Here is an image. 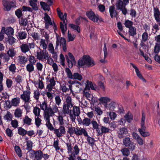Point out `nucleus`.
Returning <instances> with one entry per match:
<instances>
[{
    "mask_svg": "<svg viewBox=\"0 0 160 160\" xmlns=\"http://www.w3.org/2000/svg\"><path fill=\"white\" fill-rule=\"evenodd\" d=\"M41 109L44 111L43 114L47 113L50 116L54 115L55 113L59 111L57 105L54 104L51 108L50 105H48L45 101L42 102V104H41Z\"/></svg>",
    "mask_w": 160,
    "mask_h": 160,
    "instance_id": "obj_1",
    "label": "nucleus"
},
{
    "mask_svg": "<svg viewBox=\"0 0 160 160\" xmlns=\"http://www.w3.org/2000/svg\"><path fill=\"white\" fill-rule=\"evenodd\" d=\"M67 146L68 152L69 154L68 159L75 158L76 156L78 155L80 149L77 144H75L73 147H72L71 143H66Z\"/></svg>",
    "mask_w": 160,
    "mask_h": 160,
    "instance_id": "obj_2",
    "label": "nucleus"
},
{
    "mask_svg": "<svg viewBox=\"0 0 160 160\" xmlns=\"http://www.w3.org/2000/svg\"><path fill=\"white\" fill-rule=\"evenodd\" d=\"M94 65V61L88 55H84L82 58L80 59L78 61V65L81 67L85 65L90 67Z\"/></svg>",
    "mask_w": 160,
    "mask_h": 160,
    "instance_id": "obj_3",
    "label": "nucleus"
},
{
    "mask_svg": "<svg viewBox=\"0 0 160 160\" xmlns=\"http://www.w3.org/2000/svg\"><path fill=\"white\" fill-rule=\"evenodd\" d=\"M145 114L143 112L140 123V128L138 129V131L140 134L144 137L148 136L150 135L149 132L146 131V127L145 125Z\"/></svg>",
    "mask_w": 160,
    "mask_h": 160,
    "instance_id": "obj_4",
    "label": "nucleus"
},
{
    "mask_svg": "<svg viewBox=\"0 0 160 160\" xmlns=\"http://www.w3.org/2000/svg\"><path fill=\"white\" fill-rule=\"evenodd\" d=\"M80 113V108L78 106H74L72 109H71L70 113H68L71 120L75 122L76 117L79 116Z\"/></svg>",
    "mask_w": 160,
    "mask_h": 160,
    "instance_id": "obj_5",
    "label": "nucleus"
},
{
    "mask_svg": "<svg viewBox=\"0 0 160 160\" xmlns=\"http://www.w3.org/2000/svg\"><path fill=\"white\" fill-rule=\"evenodd\" d=\"M86 15L90 20L94 22H97L98 21L103 22L102 18L98 14H95L92 10L88 11L86 12Z\"/></svg>",
    "mask_w": 160,
    "mask_h": 160,
    "instance_id": "obj_6",
    "label": "nucleus"
},
{
    "mask_svg": "<svg viewBox=\"0 0 160 160\" xmlns=\"http://www.w3.org/2000/svg\"><path fill=\"white\" fill-rule=\"evenodd\" d=\"M2 3L7 11H10L12 8H15L17 7L16 2L14 0L10 1L9 0H2Z\"/></svg>",
    "mask_w": 160,
    "mask_h": 160,
    "instance_id": "obj_7",
    "label": "nucleus"
},
{
    "mask_svg": "<svg viewBox=\"0 0 160 160\" xmlns=\"http://www.w3.org/2000/svg\"><path fill=\"white\" fill-rule=\"evenodd\" d=\"M56 45L55 49H57L58 46L60 45L62 47L63 50L64 52L67 51L66 42L65 39L63 38H58L57 37L56 42Z\"/></svg>",
    "mask_w": 160,
    "mask_h": 160,
    "instance_id": "obj_8",
    "label": "nucleus"
},
{
    "mask_svg": "<svg viewBox=\"0 0 160 160\" xmlns=\"http://www.w3.org/2000/svg\"><path fill=\"white\" fill-rule=\"evenodd\" d=\"M117 10H121L122 13L125 15L127 12L126 6L122 2V0H118L116 3Z\"/></svg>",
    "mask_w": 160,
    "mask_h": 160,
    "instance_id": "obj_9",
    "label": "nucleus"
},
{
    "mask_svg": "<svg viewBox=\"0 0 160 160\" xmlns=\"http://www.w3.org/2000/svg\"><path fill=\"white\" fill-rule=\"evenodd\" d=\"M33 112L36 116H37L35 118V122L36 126L38 128L40 125V118L38 117L40 113V108L37 107H34Z\"/></svg>",
    "mask_w": 160,
    "mask_h": 160,
    "instance_id": "obj_10",
    "label": "nucleus"
},
{
    "mask_svg": "<svg viewBox=\"0 0 160 160\" xmlns=\"http://www.w3.org/2000/svg\"><path fill=\"white\" fill-rule=\"evenodd\" d=\"M54 133L56 136L58 138L62 136V134L65 133V127L62 126H60L58 129H54Z\"/></svg>",
    "mask_w": 160,
    "mask_h": 160,
    "instance_id": "obj_11",
    "label": "nucleus"
},
{
    "mask_svg": "<svg viewBox=\"0 0 160 160\" xmlns=\"http://www.w3.org/2000/svg\"><path fill=\"white\" fill-rule=\"evenodd\" d=\"M44 119L46 121V125L48 128L50 130H53L54 128L52 126V124L50 123V117L48 113L43 114Z\"/></svg>",
    "mask_w": 160,
    "mask_h": 160,
    "instance_id": "obj_12",
    "label": "nucleus"
},
{
    "mask_svg": "<svg viewBox=\"0 0 160 160\" xmlns=\"http://www.w3.org/2000/svg\"><path fill=\"white\" fill-rule=\"evenodd\" d=\"M72 85H68L65 83L61 84L60 88L63 92H66L70 90L71 92H72Z\"/></svg>",
    "mask_w": 160,
    "mask_h": 160,
    "instance_id": "obj_13",
    "label": "nucleus"
},
{
    "mask_svg": "<svg viewBox=\"0 0 160 160\" xmlns=\"http://www.w3.org/2000/svg\"><path fill=\"white\" fill-rule=\"evenodd\" d=\"M44 37L45 38V39H41V45L42 46V47L43 48V50H45L47 48L49 37L48 34L46 33Z\"/></svg>",
    "mask_w": 160,
    "mask_h": 160,
    "instance_id": "obj_14",
    "label": "nucleus"
},
{
    "mask_svg": "<svg viewBox=\"0 0 160 160\" xmlns=\"http://www.w3.org/2000/svg\"><path fill=\"white\" fill-rule=\"evenodd\" d=\"M118 137L119 138H123L128 133V131L127 128H120L118 131Z\"/></svg>",
    "mask_w": 160,
    "mask_h": 160,
    "instance_id": "obj_15",
    "label": "nucleus"
},
{
    "mask_svg": "<svg viewBox=\"0 0 160 160\" xmlns=\"http://www.w3.org/2000/svg\"><path fill=\"white\" fill-rule=\"evenodd\" d=\"M30 92L29 91H24L23 94L21 95V98L25 102H28L30 99Z\"/></svg>",
    "mask_w": 160,
    "mask_h": 160,
    "instance_id": "obj_16",
    "label": "nucleus"
},
{
    "mask_svg": "<svg viewBox=\"0 0 160 160\" xmlns=\"http://www.w3.org/2000/svg\"><path fill=\"white\" fill-rule=\"evenodd\" d=\"M87 132L86 130L83 128H80L77 127L76 128L75 134L77 136L82 135L83 134L84 136L87 135Z\"/></svg>",
    "mask_w": 160,
    "mask_h": 160,
    "instance_id": "obj_17",
    "label": "nucleus"
},
{
    "mask_svg": "<svg viewBox=\"0 0 160 160\" xmlns=\"http://www.w3.org/2000/svg\"><path fill=\"white\" fill-rule=\"evenodd\" d=\"M154 15L155 19L158 22H160V12L159 9L157 8L154 7Z\"/></svg>",
    "mask_w": 160,
    "mask_h": 160,
    "instance_id": "obj_18",
    "label": "nucleus"
},
{
    "mask_svg": "<svg viewBox=\"0 0 160 160\" xmlns=\"http://www.w3.org/2000/svg\"><path fill=\"white\" fill-rule=\"evenodd\" d=\"M109 12L110 16L112 18L116 17L118 15V13L115 10V8L114 6H111L109 7Z\"/></svg>",
    "mask_w": 160,
    "mask_h": 160,
    "instance_id": "obj_19",
    "label": "nucleus"
},
{
    "mask_svg": "<svg viewBox=\"0 0 160 160\" xmlns=\"http://www.w3.org/2000/svg\"><path fill=\"white\" fill-rule=\"evenodd\" d=\"M92 121L91 119L88 118H85L82 121L80 119L81 122H79V124H82L86 127L89 126L91 124Z\"/></svg>",
    "mask_w": 160,
    "mask_h": 160,
    "instance_id": "obj_20",
    "label": "nucleus"
},
{
    "mask_svg": "<svg viewBox=\"0 0 160 160\" xmlns=\"http://www.w3.org/2000/svg\"><path fill=\"white\" fill-rule=\"evenodd\" d=\"M130 64L132 65L133 68L135 69L136 72V73L138 77L139 78L143 80L145 82V80L143 78L141 74L138 69L137 67L132 63H131Z\"/></svg>",
    "mask_w": 160,
    "mask_h": 160,
    "instance_id": "obj_21",
    "label": "nucleus"
},
{
    "mask_svg": "<svg viewBox=\"0 0 160 160\" xmlns=\"http://www.w3.org/2000/svg\"><path fill=\"white\" fill-rule=\"evenodd\" d=\"M72 107H72H71L70 106L63 104L62 108L63 113L65 114H68L71 110V108Z\"/></svg>",
    "mask_w": 160,
    "mask_h": 160,
    "instance_id": "obj_22",
    "label": "nucleus"
},
{
    "mask_svg": "<svg viewBox=\"0 0 160 160\" xmlns=\"http://www.w3.org/2000/svg\"><path fill=\"white\" fill-rule=\"evenodd\" d=\"M4 32V33L6 34L8 37L9 36H11L13 35L14 33L13 29L11 27H8L6 29V28H5V30Z\"/></svg>",
    "mask_w": 160,
    "mask_h": 160,
    "instance_id": "obj_23",
    "label": "nucleus"
},
{
    "mask_svg": "<svg viewBox=\"0 0 160 160\" xmlns=\"http://www.w3.org/2000/svg\"><path fill=\"white\" fill-rule=\"evenodd\" d=\"M66 58L67 61L68 63V67L70 68H72L73 65H75L76 62L75 60H70L69 57L67 55H66Z\"/></svg>",
    "mask_w": 160,
    "mask_h": 160,
    "instance_id": "obj_24",
    "label": "nucleus"
},
{
    "mask_svg": "<svg viewBox=\"0 0 160 160\" xmlns=\"http://www.w3.org/2000/svg\"><path fill=\"white\" fill-rule=\"evenodd\" d=\"M87 135L85 136V137H87V141L88 143L90 144L91 146L92 147L94 144L95 140L93 138H92L89 136L88 135V133Z\"/></svg>",
    "mask_w": 160,
    "mask_h": 160,
    "instance_id": "obj_25",
    "label": "nucleus"
},
{
    "mask_svg": "<svg viewBox=\"0 0 160 160\" xmlns=\"http://www.w3.org/2000/svg\"><path fill=\"white\" fill-rule=\"evenodd\" d=\"M128 33L130 36L134 37L137 34L136 28L134 27L129 28Z\"/></svg>",
    "mask_w": 160,
    "mask_h": 160,
    "instance_id": "obj_26",
    "label": "nucleus"
},
{
    "mask_svg": "<svg viewBox=\"0 0 160 160\" xmlns=\"http://www.w3.org/2000/svg\"><path fill=\"white\" fill-rule=\"evenodd\" d=\"M49 57L48 53L46 50H43L42 53L41 51V60L47 59Z\"/></svg>",
    "mask_w": 160,
    "mask_h": 160,
    "instance_id": "obj_27",
    "label": "nucleus"
},
{
    "mask_svg": "<svg viewBox=\"0 0 160 160\" xmlns=\"http://www.w3.org/2000/svg\"><path fill=\"white\" fill-rule=\"evenodd\" d=\"M66 24H64L63 22H60V27L62 31V32L63 35H64L65 32L66 31L67 28V22L65 21Z\"/></svg>",
    "mask_w": 160,
    "mask_h": 160,
    "instance_id": "obj_28",
    "label": "nucleus"
},
{
    "mask_svg": "<svg viewBox=\"0 0 160 160\" xmlns=\"http://www.w3.org/2000/svg\"><path fill=\"white\" fill-rule=\"evenodd\" d=\"M21 51L22 52L26 53L29 50V46L28 44H23L21 47Z\"/></svg>",
    "mask_w": 160,
    "mask_h": 160,
    "instance_id": "obj_29",
    "label": "nucleus"
},
{
    "mask_svg": "<svg viewBox=\"0 0 160 160\" xmlns=\"http://www.w3.org/2000/svg\"><path fill=\"white\" fill-rule=\"evenodd\" d=\"M63 104L69 105L71 107H73V104L72 103V98L70 96H68L66 98L65 101L64 102Z\"/></svg>",
    "mask_w": 160,
    "mask_h": 160,
    "instance_id": "obj_30",
    "label": "nucleus"
},
{
    "mask_svg": "<svg viewBox=\"0 0 160 160\" xmlns=\"http://www.w3.org/2000/svg\"><path fill=\"white\" fill-rule=\"evenodd\" d=\"M100 127H101L100 129L101 131L100 133L101 134L103 133L105 134L110 132V130L109 128L103 126H100Z\"/></svg>",
    "mask_w": 160,
    "mask_h": 160,
    "instance_id": "obj_31",
    "label": "nucleus"
},
{
    "mask_svg": "<svg viewBox=\"0 0 160 160\" xmlns=\"http://www.w3.org/2000/svg\"><path fill=\"white\" fill-rule=\"evenodd\" d=\"M121 151L123 155L126 157L128 156L130 153V151L128 148H124L121 149Z\"/></svg>",
    "mask_w": 160,
    "mask_h": 160,
    "instance_id": "obj_32",
    "label": "nucleus"
},
{
    "mask_svg": "<svg viewBox=\"0 0 160 160\" xmlns=\"http://www.w3.org/2000/svg\"><path fill=\"white\" fill-rule=\"evenodd\" d=\"M18 36L20 39H24L26 38L27 34L24 31H20L18 33Z\"/></svg>",
    "mask_w": 160,
    "mask_h": 160,
    "instance_id": "obj_33",
    "label": "nucleus"
},
{
    "mask_svg": "<svg viewBox=\"0 0 160 160\" xmlns=\"http://www.w3.org/2000/svg\"><path fill=\"white\" fill-rule=\"evenodd\" d=\"M11 101L12 106H18L20 102V98H14L12 99Z\"/></svg>",
    "mask_w": 160,
    "mask_h": 160,
    "instance_id": "obj_34",
    "label": "nucleus"
},
{
    "mask_svg": "<svg viewBox=\"0 0 160 160\" xmlns=\"http://www.w3.org/2000/svg\"><path fill=\"white\" fill-rule=\"evenodd\" d=\"M124 117L128 122H130L132 120V115L130 112L127 113L125 116Z\"/></svg>",
    "mask_w": 160,
    "mask_h": 160,
    "instance_id": "obj_35",
    "label": "nucleus"
},
{
    "mask_svg": "<svg viewBox=\"0 0 160 160\" xmlns=\"http://www.w3.org/2000/svg\"><path fill=\"white\" fill-rule=\"evenodd\" d=\"M16 39L12 36H9L6 41L8 42L10 45H12L16 42Z\"/></svg>",
    "mask_w": 160,
    "mask_h": 160,
    "instance_id": "obj_36",
    "label": "nucleus"
},
{
    "mask_svg": "<svg viewBox=\"0 0 160 160\" xmlns=\"http://www.w3.org/2000/svg\"><path fill=\"white\" fill-rule=\"evenodd\" d=\"M18 133L22 136L25 135L27 133V131L21 127L18 128Z\"/></svg>",
    "mask_w": 160,
    "mask_h": 160,
    "instance_id": "obj_37",
    "label": "nucleus"
},
{
    "mask_svg": "<svg viewBox=\"0 0 160 160\" xmlns=\"http://www.w3.org/2000/svg\"><path fill=\"white\" fill-rule=\"evenodd\" d=\"M133 22L129 20H127L125 21L124 22V25L125 26L128 28H129L131 27H133Z\"/></svg>",
    "mask_w": 160,
    "mask_h": 160,
    "instance_id": "obj_38",
    "label": "nucleus"
},
{
    "mask_svg": "<svg viewBox=\"0 0 160 160\" xmlns=\"http://www.w3.org/2000/svg\"><path fill=\"white\" fill-rule=\"evenodd\" d=\"M24 124H26L28 125L31 124L32 119L29 118L27 116H26L23 119Z\"/></svg>",
    "mask_w": 160,
    "mask_h": 160,
    "instance_id": "obj_39",
    "label": "nucleus"
},
{
    "mask_svg": "<svg viewBox=\"0 0 160 160\" xmlns=\"http://www.w3.org/2000/svg\"><path fill=\"white\" fill-rule=\"evenodd\" d=\"M41 6L44 10L49 11L50 9L49 5H48L47 3L44 2H41Z\"/></svg>",
    "mask_w": 160,
    "mask_h": 160,
    "instance_id": "obj_40",
    "label": "nucleus"
},
{
    "mask_svg": "<svg viewBox=\"0 0 160 160\" xmlns=\"http://www.w3.org/2000/svg\"><path fill=\"white\" fill-rule=\"evenodd\" d=\"M132 141L130 140V138L129 137H126L123 140V145H125L126 147L128 146V145Z\"/></svg>",
    "mask_w": 160,
    "mask_h": 160,
    "instance_id": "obj_41",
    "label": "nucleus"
},
{
    "mask_svg": "<svg viewBox=\"0 0 160 160\" xmlns=\"http://www.w3.org/2000/svg\"><path fill=\"white\" fill-rule=\"evenodd\" d=\"M87 84L86 85L85 88L88 89H90L91 88L92 90H95L92 83L88 80L87 81Z\"/></svg>",
    "mask_w": 160,
    "mask_h": 160,
    "instance_id": "obj_42",
    "label": "nucleus"
},
{
    "mask_svg": "<svg viewBox=\"0 0 160 160\" xmlns=\"http://www.w3.org/2000/svg\"><path fill=\"white\" fill-rule=\"evenodd\" d=\"M82 79V76L78 73H74L73 74L72 79H77L81 81Z\"/></svg>",
    "mask_w": 160,
    "mask_h": 160,
    "instance_id": "obj_43",
    "label": "nucleus"
},
{
    "mask_svg": "<svg viewBox=\"0 0 160 160\" xmlns=\"http://www.w3.org/2000/svg\"><path fill=\"white\" fill-rule=\"evenodd\" d=\"M59 140L58 138L56 140H55L54 139V140L53 146L57 151L60 149V147L59 146Z\"/></svg>",
    "mask_w": 160,
    "mask_h": 160,
    "instance_id": "obj_44",
    "label": "nucleus"
},
{
    "mask_svg": "<svg viewBox=\"0 0 160 160\" xmlns=\"http://www.w3.org/2000/svg\"><path fill=\"white\" fill-rule=\"evenodd\" d=\"M28 22L26 18H24L22 17L21 18V20L19 21V23L23 26H26L27 25Z\"/></svg>",
    "mask_w": 160,
    "mask_h": 160,
    "instance_id": "obj_45",
    "label": "nucleus"
},
{
    "mask_svg": "<svg viewBox=\"0 0 160 160\" xmlns=\"http://www.w3.org/2000/svg\"><path fill=\"white\" fill-rule=\"evenodd\" d=\"M91 124H92L93 128L98 131V129L99 124L94 119H93L92 121Z\"/></svg>",
    "mask_w": 160,
    "mask_h": 160,
    "instance_id": "obj_46",
    "label": "nucleus"
},
{
    "mask_svg": "<svg viewBox=\"0 0 160 160\" xmlns=\"http://www.w3.org/2000/svg\"><path fill=\"white\" fill-rule=\"evenodd\" d=\"M76 127H69L68 131V132L70 134L71 136L74 133L75 134Z\"/></svg>",
    "mask_w": 160,
    "mask_h": 160,
    "instance_id": "obj_47",
    "label": "nucleus"
},
{
    "mask_svg": "<svg viewBox=\"0 0 160 160\" xmlns=\"http://www.w3.org/2000/svg\"><path fill=\"white\" fill-rule=\"evenodd\" d=\"M65 71L67 74L68 77L71 79H72L73 75L70 70L68 68H67L65 69Z\"/></svg>",
    "mask_w": 160,
    "mask_h": 160,
    "instance_id": "obj_48",
    "label": "nucleus"
},
{
    "mask_svg": "<svg viewBox=\"0 0 160 160\" xmlns=\"http://www.w3.org/2000/svg\"><path fill=\"white\" fill-rule=\"evenodd\" d=\"M99 100L102 103H106L110 101V99L107 97H102Z\"/></svg>",
    "mask_w": 160,
    "mask_h": 160,
    "instance_id": "obj_49",
    "label": "nucleus"
},
{
    "mask_svg": "<svg viewBox=\"0 0 160 160\" xmlns=\"http://www.w3.org/2000/svg\"><path fill=\"white\" fill-rule=\"evenodd\" d=\"M29 4L34 10L36 11L38 9L37 4L35 3L32 0H31L29 1Z\"/></svg>",
    "mask_w": 160,
    "mask_h": 160,
    "instance_id": "obj_50",
    "label": "nucleus"
},
{
    "mask_svg": "<svg viewBox=\"0 0 160 160\" xmlns=\"http://www.w3.org/2000/svg\"><path fill=\"white\" fill-rule=\"evenodd\" d=\"M15 14L18 18H21V17L23 16L21 9L19 8L17 9L15 11Z\"/></svg>",
    "mask_w": 160,
    "mask_h": 160,
    "instance_id": "obj_51",
    "label": "nucleus"
},
{
    "mask_svg": "<svg viewBox=\"0 0 160 160\" xmlns=\"http://www.w3.org/2000/svg\"><path fill=\"white\" fill-rule=\"evenodd\" d=\"M55 105L59 106L61 103V99L59 95H57L55 98Z\"/></svg>",
    "mask_w": 160,
    "mask_h": 160,
    "instance_id": "obj_52",
    "label": "nucleus"
},
{
    "mask_svg": "<svg viewBox=\"0 0 160 160\" xmlns=\"http://www.w3.org/2000/svg\"><path fill=\"white\" fill-rule=\"evenodd\" d=\"M12 118V115L9 112H8L7 114L4 117V119L8 121H11Z\"/></svg>",
    "mask_w": 160,
    "mask_h": 160,
    "instance_id": "obj_53",
    "label": "nucleus"
},
{
    "mask_svg": "<svg viewBox=\"0 0 160 160\" xmlns=\"http://www.w3.org/2000/svg\"><path fill=\"white\" fill-rule=\"evenodd\" d=\"M15 149L18 157H21L22 156V153L20 147L19 146H16L15 147Z\"/></svg>",
    "mask_w": 160,
    "mask_h": 160,
    "instance_id": "obj_54",
    "label": "nucleus"
},
{
    "mask_svg": "<svg viewBox=\"0 0 160 160\" xmlns=\"http://www.w3.org/2000/svg\"><path fill=\"white\" fill-rule=\"evenodd\" d=\"M69 26L74 30L77 31L78 32H80V30L78 26L70 23L69 24Z\"/></svg>",
    "mask_w": 160,
    "mask_h": 160,
    "instance_id": "obj_55",
    "label": "nucleus"
},
{
    "mask_svg": "<svg viewBox=\"0 0 160 160\" xmlns=\"http://www.w3.org/2000/svg\"><path fill=\"white\" fill-rule=\"evenodd\" d=\"M148 34L147 32H144L142 35V40L146 42L148 39Z\"/></svg>",
    "mask_w": 160,
    "mask_h": 160,
    "instance_id": "obj_56",
    "label": "nucleus"
},
{
    "mask_svg": "<svg viewBox=\"0 0 160 160\" xmlns=\"http://www.w3.org/2000/svg\"><path fill=\"white\" fill-rule=\"evenodd\" d=\"M27 142V148L26 149L29 150L28 152L30 150H32V142L31 141H28Z\"/></svg>",
    "mask_w": 160,
    "mask_h": 160,
    "instance_id": "obj_57",
    "label": "nucleus"
},
{
    "mask_svg": "<svg viewBox=\"0 0 160 160\" xmlns=\"http://www.w3.org/2000/svg\"><path fill=\"white\" fill-rule=\"evenodd\" d=\"M76 37V35L74 34H72L69 33L68 31V42L73 41L74 39Z\"/></svg>",
    "mask_w": 160,
    "mask_h": 160,
    "instance_id": "obj_58",
    "label": "nucleus"
},
{
    "mask_svg": "<svg viewBox=\"0 0 160 160\" xmlns=\"http://www.w3.org/2000/svg\"><path fill=\"white\" fill-rule=\"evenodd\" d=\"M33 64L29 63L26 66L27 70L29 72H31L34 70Z\"/></svg>",
    "mask_w": 160,
    "mask_h": 160,
    "instance_id": "obj_59",
    "label": "nucleus"
},
{
    "mask_svg": "<svg viewBox=\"0 0 160 160\" xmlns=\"http://www.w3.org/2000/svg\"><path fill=\"white\" fill-rule=\"evenodd\" d=\"M19 62L21 64H25L27 61V59L24 56H19Z\"/></svg>",
    "mask_w": 160,
    "mask_h": 160,
    "instance_id": "obj_60",
    "label": "nucleus"
},
{
    "mask_svg": "<svg viewBox=\"0 0 160 160\" xmlns=\"http://www.w3.org/2000/svg\"><path fill=\"white\" fill-rule=\"evenodd\" d=\"M136 144L134 143L133 142H131L129 144L128 146L127 147H128V149H130L132 151L134 150L135 149Z\"/></svg>",
    "mask_w": 160,
    "mask_h": 160,
    "instance_id": "obj_61",
    "label": "nucleus"
},
{
    "mask_svg": "<svg viewBox=\"0 0 160 160\" xmlns=\"http://www.w3.org/2000/svg\"><path fill=\"white\" fill-rule=\"evenodd\" d=\"M22 112L20 109H17L14 112V115L16 117L19 118L22 115Z\"/></svg>",
    "mask_w": 160,
    "mask_h": 160,
    "instance_id": "obj_62",
    "label": "nucleus"
},
{
    "mask_svg": "<svg viewBox=\"0 0 160 160\" xmlns=\"http://www.w3.org/2000/svg\"><path fill=\"white\" fill-rule=\"evenodd\" d=\"M160 45L158 43H156L154 47V52L155 53H158L160 51Z\"/></svg>",
    "mask_w": 160,
    "mask_h": 160,
    "instance_id": "obj_63",
    "label": "nucleus"
},
{
    "mask_svg": "<svg viewBox=\"0 0 160 160\" xmlns=\"http://www.w3.org/2000/svg\"><path fill=\"white\" fill-rule=\"evenodd\" d=\"M9 70L12 73L15 72L16 69V67L14 64H11L9 67Z\"/></svg>",
    "mask_w": 160,
    "mask_h": 160,
    "instance_id": "obj_64",
    "label": "nucleus"
}]
</instances>
